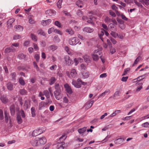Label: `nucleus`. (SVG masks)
Returning a JSON list of instances; mask_svg holds the SVG:
<instances>
[{
    "mask_svg": "<svg viewBox=\"0 0 149 149\" xmlns=\"http://www.w3.org/2000/svg\"><path fill=\"white\" fill-rule=\"evenodd\" d=\"M93 17H92V18L90 17V19L88 20L87 21L88 23L91 24L92 25H94V23L92 20V19L93 18Z\"/></svg>",
    "mask_w": 149,
    "mask_h": 149,
    "instance_id": "680f3d73",
    "label": "nucleus"
},
{
    "mask_svg": "<svg viewBox=\"0 0 149 149\" xmlns=\"http://www.w3.org/2000/svg\"><path fill=\"white\" fill-rule=\"evenodd\" d=\"M15 19L14 18H12L9 19L7 22V28L8 29H10L12 28L13 26L12 24L15 22Z\"/></svg>",
    "mask_w": 149,
    "mask_h": 149,
    "instance_id": "39448f33",
    "label": "nucleus"
},
{
    "mask_svg": "<svg viewBox=\"0 0 149 149\" xmlns=\"http://www.w3.org/2000/svg\"><path fill=\"white\" fill-rule=\"evenodd\" d=\"M31 37L32 39L34 41H36L37 40V36L34 34L31 33Z\"/></svg>",
    "mask_w": 149,
    "mask_h": 149,
    "instance_id": "e433bc0d",
    "label": "nucleus"
},
{
    "mask_svg": "<svg viewBox=\"0 0 149 149\" xmlns=\"http://www.w3.org/2000/svg\"><path fill=\"white\" fill-rule=\"evenodd\" d=\"M33 65L34 67L36 68V70L38 71L39 70V68L35 62L34 61L33 62Z\"/></svg>",
    "mask_w": 149,
    "mask_h": 149,
    "instance_id": "e2e57ef3",
    "label": "nucleus"
},
{
    "mask_svg": "<svg viewBox=\"0 0 149 149\" xmlns=\"http://www.w3.org/2000/svg\"><path fill=\"white\" fill-rule=\"evenodd\" d=\"M76 5L79 7L82 8L83 6V2L80 0H78L76 2Z\"/></svg>",
    "mask_w": 149,
    "mask_h": 149,
    "instance_id": "393cba45",
    "label": "nucleus"
},
{
    "mask_svg": "<svg viewBox=\"0 0 149 149\" xmlns=\"http://www.w3.org/2000/svg\"><path fill=\"white\" fill-rule=\"evenodd\" d=\"M46 15L49 16H53L55 15L56 12L53 10H48L45 12Z\"/></svg>",
    "mask_w": 149,
    "mask_h": 149,
    "instance_id": "0eeeda50",
    "label": "nucleus"
},
{
    "mask_svg": "<svg viewBox=\"0 0 149 149\" xmlns=\"http://www.w3.org/2000/svg\"><path fill=\"white\" fill-rule=\"evenodd\" d=\"M53 41L55 42L58 43L60 41L58 36H55L53 38Z\"/></svg>",
    "mask_w": 149,
    "mask_h": 149,
    "instance_id": "c9c22d12",
    "label": "nucleus"
},
{
    "mask_svg": "<svg viewBox=\"0 0 149 149\" xmlns=\"http://www.w3.org/2000/svg\"><path fill=\"white\" fill-rule=\"evenodd\" d=\"M123 138H120L116 139L114 141V143L117 145H119L122 143L125 140Z\"/></svg>",
    "mask_w": 149,
    "mask_h": 149,
    "instance_id": "1a4fd4ad",
    "label": "nucleus"
},
{
    "mask_svg": "<svg viewBox=\"0 0 149 149\" xmlns=\"http://www.w3.org/2000/svg\"><path fill=\"white\" fill-rule=\"evenodd\" d=\"M102 26L104 29L105 31H107L108 29V28L107 26L105 24H102Z\"/></svg>",
    "mask_w": 149,
    "mask_h": 149,
    "instance_id": "338daca9",
    "label": "nucleus"
},
{
    "mask_svg": "<svg viewBox=\"0 0 149 149\" xmlns=\"http://www.w3.org/2000/svg\"><path fill=\"white\" fill-rule=\"evenodd\" d=\"M83 58L84 59L85 61L87 63H90V57L87 55H86L83 56Z\"/></svg>",
    "mask_w": 149,
    "mask_h": 149,
    "instance_id": "5701e85b",
    "label": "nucleus"
},
{
    "mask_svg": "<svg viewBox=\"0 0 149 149\" xmlns=\"http://www.w3.org/2000/svg\"><path fill=\"white\" fill-rule=\"evenodd\" d=\"M141 3H142L143 5H145L147 6L149 4V0H142V1H140Z\"/></svg>",
    "mask_w": 149,
    "mask_h": 149,
    "instance_id": "4c0bfd02",
    "label": "nucleus"
},
{
    "mask_svg": "<svg viewBox=\"0 0 149 149\" xmlns=\"http://www.w3.org/2000/svg\"><path fill=\"white\" fill-rule=\"evenodd\" d=\"M64 58L66 65L69 66L73 63V62L68 56H65Z\"/></svg>",
    "mask_w": 149,
    "mask_h": 149,
    "instance_id": "423d86ee",
    "label": "nucleus"
},
{
    "mask_svg": "<svg viewBox=\"0 0 149 149\" xmlns=\"http://www.w3.org/2000/svg\"><path fill=\"white\" fill-rule=\"evenodd\" d=\"M139 84V86H138L136 89V91H140L142 88V84L140 83L139 81L136 84V85H137Z\"/></svg>",
    "mask_w": 149,
    "mask_h": 149,
    "instance_id": "bb28decb",
    "label": "nucleus"
},
{
    "mask_svg": "<svg viewBox=\"0 0 149 149\" xmlns=\"http://www.w3.org/2000/svg\"><path fill=\"white\" fill-rule=\"evenodd\" d=\"M82 75L84 78H87L89 76V74L87 72H84Z\"/></svg>",
    "mask_w": 149,
    "mask_h": 149,
    "instance_id": "bf43d9fd",
    "label": "nucleus"
},
{
    "mask_svg": "<svg viewBox=\"0 0 149 149\" xmlns=\"http://www.w3.org/2000/svg\"><path fill=\"white\" fill-rule=\"evenodd\" d=\"M96 53L94 52L93 54L92 55V57L93 58V60L95 61H97L99 58V56L98 55H97L96 54Z\"/></svg>",
    "mask_w": 149,
    "mask_h": 149,
    "instance_id": "a878e982",
    "label": "nucleus"
},
{
    "mask_svg": "<svg viewBox=\"0 0 149 149\" xmlns=\"http://www.w3.org/2000/svg\"><path fill=\"white\" fill-rule=\"evenodd\" d=\"M17 119L18 124H20L22 123V120L21 116L19 113H17Z\"/></svg>",
    "mask_w": 149,
    "mask_h": 149,
    "instance_id": "b1692460",
    "label": "nucleus"
},
{
    "mask_svg": "<svg viewBox=\"0 0 149 149\" xmlns=\"http://www.w3.org/2000/svg\"><path fill=\"white\" fill-rule=\"evenodd\" d=\"M3 118L4 116L3 111L1 109H0V120H3Z\"/></svg>",
    "mask_w": 149,
    "mask_h": 149,
    "instance_id": "4d7b16f0",
    "label": "nucleus"
},
{
    "mask_svg": "<svg viewBox=\"0 0 149 149\" xmlns=\"http://www.w3.org/2000/svg\"><path fill=\"white\" fill-rule=\"evenodd\" d=\"M62 2V0H59L57 3V6L58 8H61Z\"/></svg>",
    "mask_w": 149,
    "mask_h": 149,
    "instance_id": "a18cd8bd",
    "label": "nucleus"
},
{
    "mask_svg": "<svg viewBox=\"0 0 149 149\" xmlns=\"http://www.w3.org/2000/svg\"><path fill=\"white\" fill-rule=\"evenodd\" d=\"M54 87L55 89L56 90V91H61V88L59 84L56 83Z\"/></svg>",
    "mask_w": 149,
    "mask_h": 149,
    "instance_id": "58836bf2",
    "label": "nucleus"
},
{
    "mask_svg": "<svg viewBox=\"0 0 149 149\" xmlns=\"http://www.w3.org/2000/svg\"><path fill=\"white\" fill-rule=\"evenodd\" d=\"M110 91L109 89L106 90L104 92L101 94L99 96V97H104L107 93H109Z\"/></svg>",
    "mask_w": 149,
    "mask_h": 149,
    "instance_id": "c756f323",
    "label": "nucleus"
},
{
    "mask_svg": "<svg viewBox=\"0 0 149 149\" xmlns=\"http://www.w3.org/2000/svg\"><path fill=\"white\" fill-rule=\"evenodd\" d=\"M21 37V36L19 34H16L13 36V39L14 40H17Z\"/></svg>",
    "mask_w": 149,
    "mask_h": 149,
    "instance_id": "864d4df0",
    "label": "nucleus"
},
{
    "mask_svg": "<svg viewBox=\"0 0 149 149\" xmlns=\"http://www.w3.org/2000/svg\"><path fill=\"white\" fill-rule=\"evenodd\" d=\"M19 114L20 115L21 114L22 116V118H24L25 117L24 112L23 110H21L20 111H19Z\"/></svg>",
    "mask_w": 149,
    "mask_h": 149,
    "instance_id": "0e129e2a",
    "label": "nucleus"
},
{
    "mask_svg": "<svg viewBox=\"0 0 149 149\" xmlns=\"http://www.w3.org/2000/svg\"><path fill=\"white\" fill-rule=\"evenodd\" d=\"M121 112L120 110H116L114 112L112 113L110 116V117H112L116 115L117 114L120 113Z\"/></svg>",
    "mask_w": 149,
    "mask_h": 149,
    "instance_id": "7c9ffc66",
    "label": "nucleus"
},
{
    "mask_svg": "<svg viewBox=\"0 0 149 149\" xmlns=\"http://www.w3.org/2000/svg\"><path fill=\"white\" fill-rule=\"evenodd\" d=\"M6 87L7 89L10 91H11L13 89V84L10 82L6 84Z\"/></svg>",
    "mask_w": 149,
    "mask_h": 149,
    "instance_id": "9b49d317",
    "label": "nucleus"
},
{
    "mask_svg": "<svg viewBox=\"0 0 149 149\" xmlns=\"http://www.w3.org/2000/svg\"><path fill=\"white\" fill-rule=\"evenodd\" d=\"M58 48V47L55 45H50L48 47V49L49 51H54L56 50Z\"/></svg>",
    "mask_w": 149,
    "mask_h": 149,
    "instance_id": "f3484780",
    "label": "nucleus"
},
{
    "mask_svg": "<svg viewBox=\"0 0 149 149\" xmlns=\"http://www.w3.org/2000/svg\"><path fill=\"white\" fill-rule=\"evenodd\" d=\"M108 27L111 31H115L116 29L114 27V24H110L108 26Z\"/></svg>",
    "mask_w": 149,
    "mask_h": 149,
    "instance_id": "72a5a7b5",
    "label": "nucleus"
},
{
    "mask_svg": "<svg viewBox=\"0 0 149 149\" xmlns=\"http://www.w3.org/2000/svg\"><path fill=\"white\" fill-rule=\"evenodd\" d=\"M14 28L16 29V31L18 32L22 31L23 30V27L20 25H16L14 26Z\"/></svg>",
    "mask_w": 149,
    "mask_h": 149,
    "instance_id": "2eb2a0df",
    "label": "nucleus"
},
{
    "mask_svg": "<svg viewBox=\"0 0 149 149\" xmlns=\"http://www.w3.org/2000/svg\"><path fill=\"white\" fill-rule=\"evenodd\" d=\"M72 84L75 86V87L77 88H80L81 87V83H79L73 80L72 81Z\"/></svg>",
    "mask_w": 149,
    "mask_h": 149,
    "instance_id": "4be33fe9",
    "label": "nucleus"
},
{
    "mask_svg": "<svg viewBox=\"0 0 149 149\" xmlns=\"http://www.w3.org/2000/svg\"><path fill=\"white\" fill-rule=\"evenodd\" d=\"M86 128H87L86 127H84L82 128H80L78 130V131L79 134H82L86 131Z\"/></svg>",
    "mask_w": 149,
    "mask_h": 149,
    "instance_id": "cd10ccee",
    "label": "nucleus"
},
{
    "mask_svg": "<svg viewBox=\"0 0 149 149\" xmlns=\"http://www.w3.org/2000/svg\"><path fill=\"white\" fill-rule=\"evenodd\" d=\"M67 137V136L65 134L62 135L60 137L59 139L60 141H61L62 142Z\"/></svg>",
    "mask_w": 149,
    "mask_h": 149,
    "instance_id": "5fc2aeb1",
    "label": "nucleus"
},
{
    "mask_svg": "<svg viewBox=\"0 0 149 149\" xmlns=\"http://www.w3.org/2000/svg\"><path fill=\"white\" fill-rule=\"evenodd\" d=\"M110 51L111 54H112L116 52L115 49L111 46V47H110Z\"/></svg>",
    "mask_w": 149,
    "mask_h": 149,
    "instance_id": "603ef678",
    "label": "nucleus"
},
{
    "mask_svg": "<svg viewBox=\"0 0 149 149\" xmlns=\"http://www.w3.org/2000/svg\"><path fill=\"white\" fill-rule=\"evenodd\" d=\"M31 116L32 117H34L36 116L35 109L34 107H32L31 109Z\"/></svg>",
    "mask_w": 149,
    "mask_h": 149,
    "instance_id": "f704fd0d",
    "label": "nucleus"
},
{
    "mask_svg": "<svg viewBox=\"0 0 149 149\" xmlns=\"http://www.w3.org/2000/svg\"><path fill=\"white\" fill-rule=\"evenodd\" d=\"M142 126L144 127H149V123L148 122L142 124Z\"/></svg>",
    "mask_w": 149,
    "mask_h": 149,
    "instance_id": "6e6d98bb",
    "label": "nucleus"
},
{
    "mask_svg": "<svg viewBox=\"0 0 149 149\" xmlns=\"http://www.w3.org/2000/svg\"><path fill=\"white\" fill-rule=\"evenodd\" d=\"M67 75H68V76L71 78H75L77 75V73L75 69H73L71 70L70 72V73L68 71L66 72Z\"/></svg>",
    "mask_w": 149,
    "mask_h": 149,
    "instance_id": "7ed1b4c3",
    "label": "nucleus"
},
{
    "mask_svg": "<svg viewBox=\"0 0 149 149\" xmlns=\"http://www.w3.org/2000/svg\"><path fill=\"white\" fill-rule=\"evenodd\" d=\"M30 41L29 40H27L24 42L23 45L24 46L27 47L30 44Z\"/></svg>",
    "mask_w": 149,
    "mask_h": 149,
    "instance_id": "774afa93",
    "label": "nucleus"
},
{
    "mask_svg": "<svg viewBox=\"0 0 149 149\" xmlns=\"http://www.w3.org/2000/svg\"><path fill=\"white\" fill-rule=\"evenodd\" d=\"M44 94L46 97L47 98L49 97L50 95L49 92L47 90H45L43 91Z\"/></svg>",
    "mask_w": 149,
    "mask_h": 149,
    "instance_id": "79ce46f5",
    "label": "nucleus"
},
{
    "mask_svg": "<svg viewBox=\"0 0 149 149\" xmlns=\"http://www.w3.org/2000/svg\"><path fill=\"white\" fill-rule=\"evenodd\" d=\"M39 135L38 131L37 130H36L33 131L32 132V135L33 136H36Z\"/></svg>",
    "mask_w": 149,
    "mask_h": 149,
    "instance_id": "c03bdc74",
    "label": "nucleus"
},
{
    "mask_svg": "<svg viewBox=\"0 0 149 149\" xmlns=\"http://www.w3.org/2000/svg\"><path fill=\"white\" fill-rule=\"evenodd\" d=\"M83 31L88 33H91L93 31V29L89 27H86L83 29Z\"/></svg>",
    "mask_w": 149,
    "mask_h": 149,
    "instance_id": "a211bd4d",
    "label": "nucleus"
},
{
    "mask_svg": "<svg viewBox=\"0 0 149 149\" xmlns=\"http://www.w3.org/2000/svg\"><path fill=\"white\" fill-rule=\"evenodd\" d=\"M55 97L56 99L59 100L62 98V95L61 94V91H55L54 92Z\"/></svg>",
    "mask_w": 149,
    "mask_h": 149,
    "instance_id": "20e7f679",
    "label": "nucleus"
},
{
    "mask_svg": "<svg viewBox=\"0 0 149 149\" xmlns=\"http://www.w3.org/2000/svg\"><path fill=\"white\" fill-rule=\"evenodd\" d=\"M19 93L20 94L22 95H25L26 93V91L24 89H20L19 91Z\"/></svg>",
    "mask_w": 149,
    "mask_h": 149,
    "instance_id": "a19ab883",
    "label": "nucleus"
},
{
    "mask_svg": "<svg viewBox=\"0 0 149 149\" xmlns=\"http://www.w3.org/2000/svg\"><path fill=\"white\" fill-rule=\"evenodd\" d=\"M64 87L67 92L69 94H71L72 93V91L71 88L68 84H65L64 85Z\"/></svg>",
    "mask_w": 149,
    "mask_h": 149,
    "instance_id": "4468645a",
    "label": "nucleus"
},
{
    "mask_svg": "<svg viewBox=\"0 0 149 149\" xmlns=\"http://www.w3.org/2000/svg\"><path fill=\"white\" fill-rule=\"evenodd\" d=\"M19 82L22 85L24 86L25 84V82L23 79V78L22 77L19 78Z\"/></svg>",
    "mask_w": 149,
    "mask_h": 149,
    "instance_id": "49530a36",
    "label": "nucleus"
},
{
    "mask_svg": "<svg viewBox=\"0 0 149 149\" xmlns=\"http://www.w3.org/2000/svg\"><path fill=\"white\" fill-rule=\"evenodd\" d=\"M5 115V121L6 123H8L10 117L9 116L8 113L6 111H5L4 112Z\"/></svg>",
    "mask_w": 149,
    "mask_h": 149,
    "instance_id": "aec40b11",
    "label": "nucleus"
},
{
    "mask_svg": "<svg viewBox=\"0 0 149 149\" xmlns=\"http://www.w3.org/2000/svg\"><path fill=\"white\" fill-rule=\"evenodd\" d=\"M95 52L96 53V54H97V55H98V56L100 55V57H101L102 56V52L101 50H99L98 49H97V50H95L94 51V52Z\"/></svg>",
    "mask_w": 149,
    "mask_h": 149,
    "instance_id": "ea45409f",
    "label": "nucleus"
},
{
    "mask_svg": "<svg viewBox=\"0 0 149 149\" xmlns=\"http://www.w3.org/2000/svg\"><path fill=\"white\" fill-rule=\"evenodd\" d=\"M46 105V104L44 102H42L40 103L39 104V109L40 110L41 109L42 107H45Z\"/></svg>",
    "mask_w": 149,
    "mask_h": 149,
    "instance_id": "3c124183",
    "label": "nucleus"
},
{
    "mask_svg": "<svg viewBox=\"0 0 149 149\" xmlns=\"http://www.w3.org/2000/svg\"><path fill=\"white\" fill-rule=\"evenodd\" d=\"M15 50V49L13 47H8L5 49L4 52L6 53H9L11 52H14Z\"/></svg>",
    "mask_w": 149,
    "mask_h": 149,
    "instance_id": "9d476101",
    "label": "nucleus"
},
{
    "mask_svg": "<svg viewBox=\"0 0 149 149\" xmlns=\"http://www.w3.org/2000/svg\"><path fill=\"white\" fill-rule=\"evenodd\" d=\"M31 142L32 145L33 146H39L38 141V140L33 139L32 140Z\"/></svg>",
    "mask_w": 149,
    "mask_h": 149,
    "instance_id": "ddd939ff",
    "label": "nucleus"
},
{
    "mask_svg": "<svg viewBox=\"0 0 149 149\" xmlns=\"http://www.w3.org/2000/svg\"><path fill=\"white\" fill-rule=\"evenodd\" d=\"M110 34L112 36L115 38H116L118 36V34L117 33L112 31Z\"/></svg>",
    "mask_w": 149,
    "mask_h": 149,
    "instance_id": "09e8293b",
    "label": "nucleus"
},
{
    "mask_svg": "<svg viewBox=\"0 0 149 149\" xmlns=\"http://www.w3.org/2000/svg\"><path fill=\"white\" fill-rule=\"evenodd\" d=\"M93 102L94 101L93 100L90 102H87L85 104V107L87 109L89 108L92 106Z\"/></svg>",
    "mask_w": 149,
    "mask_h": 149,
    "instance_id": "412c9836",
    "label": "nucleus"
},
{
    "mask_svg": "<svg viewBox=\"0 0 149 149\" xmlns=\"http://www.w3.org/2000/svg\"><path fill=\"white\" fill-rule=\"evenodd\" d=\"M65 31L68 33L70 35H73L74 33V31L72 29L70 28L66 29Z\"/></svg>",
    "mask_w": 149,
    "mask_h": 149,
    "instance_id": "c85d7f7f",
    "label": "nucleus"
},
{
    "mask_svg": "<svg viewBox=\"0 0 149 149\" xmlns=\"http://www.w3.org/2000/svg\"><path fill=\"white\" fill-rule=\"evenodd\" d=\"M104 31H105V30L104 29H101V31L99 33V34H98L100 38L103 42H104V39L102 37V36H103L104 35Z\"/></svg>",
    "mask_w": 149,
    "mask_h": 149,
    "instance_id": "6ab92c4d",
    "label": "nucleus"
},
{
    "mask_svg": "<svg viewBox=\"0 0 149 149\" xmlns=\"http://www.w3.org/2000/svg\"><path fill=\"white\" fill-rule=\"evenodd\" d=\"M134 2L138 7L141 8L143 7V6L141 4V3L139 2H138L136 0H134Z\"/></svg>",
    "mask_w": 149,
    "mask_h": 149,
    "instance_id": "37998d69",
    "label": "nucleus"
},
{
    "mask_svg": "<svg viewBox=\"0 0 149 149\" xmlns=\"http://www.w3.org/2000/svg\"><path fill=\"white\" fill-rule=\"evenodd\" d=\"M109 13L110 15L113 17H115L116 16L115 13L111 10L109 11Z\"/></svg>",
    "mask_w": 149,
    "mask_h": 149,
    "instance_id": "69168bd1",
    "label": "nucleus"
},
{
    "mask_svg": "<svg viewBox=\"0 0 149 149\" xmlns=\"http://www.w3.org/2000/svg\"><path fill=\"white\" fill-rule=\"evenodd\" d=\"M55 25L58 27L60 28L61 27V23L58 21H56L54 22Z\"/></svg>",
    "mask_w": 149,
    "mask_h": 149,
    "instance_id": "052dcab7",
    "label": "nucleus"
},
{
    "mask_svg": "<svg viewBox=\"0 0 149 149\" xmlns=\"http://www.w3.org/2000/svg\"><path fill=\"white\" fill-rule=\"evenodd\" d=\"M63 144L59 143L57 146V148L58 149H63L64 148V147L63 146Z\"/></svg>",
    "mask_w": 149,
    "mask_h": 149,
    "instance_id": "13d9d810",
    "label": "nucleus"
},
{
    "mask_svg": "<svg viewBox=\"0 0 149 149\" xmlns=\"http://www.w3.org/2000/svg\"><path fill=\"white\" fill-rule=\"evenodd\" d=\"M26 57V55L22 53L19 54L17 56V58L20 60L24 59Z\"/></svg>",
    "mask_w": 149,
    "mask_h": 149,
    "instance_id": "2f4dec72",
    "label": "nucleus"
},
{
    "mask_svg": "<svg viewBox=\"0 0 149 149\" xmlns=\"http://www.w3.org/2000/svg\"><path fill=\"white\" fill-rule=\"evenodd\" d=\"M141 59V57L140 56H138L134 61L133 65L136 64Z\"/></svg>",
    "mask_w": 149,
    "mask_h": 149,
    "instance_id": "de8ad7c7",
    "label": "nucleus"
},
{
    "mask_svg": "<svg viewBox=\"0 0 149 149\" xmlns=\"http://www.w3.org/2000/svg\"><path fill=\"white\" fill-rule=\"evenodd\" d=\"M51 22V19H48L46 20H42L41 22V24L42 25L45 26L49 25Z\"/></svg>",
    "mask_w": 149,
    "mask_h": 149,
    "instance_id": "dca6fc26",
    "label": "nucleus"
},
{
    "mask_svg": "<svg viewBox=\"0 0 149 149\" xmlns=\"http://www.w3.org/2000/svg\"><path fill=\"white\" fill-rule=\"evenodd\" d=\"M38 141L39 146L40 145L45 144L47 141V140L45 137H42V138H39Z\"/></svg>",
    "mask_w": 149,
    "mask_h": 149,
    "instance_id": "6e6552de",
    "label": "nucleus"
},
{
    "mask_svg": "<svg viewBox=\"0 0 149 149\" xmlns=\"http://www.w3.org/2000/svg\"><path fill=\"white\" fill-rule=\"evenodd\" d=\"M50 82H49V84L50 85L53 84L56 81V79L54 77H52L50 79Z\"/></svg>",
    "mask_w": 149,
    "mask_h": 149,
    "instance_id": "473e14b6",
    "label": "nucleus"
},
{
    "mask_svg": "<svg viewBox=\"0 0 149 149\" xmlns=\"http://www.w3.org/2000/svg\"><path fill=\"white\" fill-rule=\"evenodd\" d=\"M38 34H40V35H42L44 36L45 35V33L41 29H40L38 30Z\"/></svg>",
    "mask_w": 149,
    "mask_h": 149,
    "instance_id": "8fccbe9b",
    "label": "nucleus"
},
{
    "mask_svg": "<svg viewBox=\"0 0 149 149\" xmlns=\"http://www.w3.org/2000/svg\"><path fill=\"white\" fill-rule=\"evenodd\" d=\"M68 42L70 45H75L79 42V40L76 37H72L69 39Z\"/></svg>",
    "mask_w": 149,
    "mask_h": 149,
    "instance_id": "f03ea898",
    "label": "nucleus"
},
{
    "mask_svg": "<svg viewBox=\"0 0 149 149\" xmlns=\"http://www.w3.org/2000/svg\"><path fill=\"white\" fill-rule=\"evenodd\" d=\"M0 99L2 102L4 104L8 102V99L5 95H3L1 96Z\"/></svg>",
    "mask_w": 149,
    "mask_h": 149,
    "instance_id": "f8f14e48",
    "label": "nucleus"
},
{
    "mask_svg": "<svg viewBox=\"0 0 149 149\" xmlns=\"http://www.w3.org/2000/svg\"><path fill=\"white\" fill-rule=\"evenodd\" d=\"M10 109L11 116H13L15 115V111H16L17 113H19V108L18 107H15L14 104H12L10 106Z\"/></svg>",
    "mask_w": 149,
    "mask_h": 149,
    "instance_id": "f257e3e1",
    "label": "nucleus"
}]
</instances>
